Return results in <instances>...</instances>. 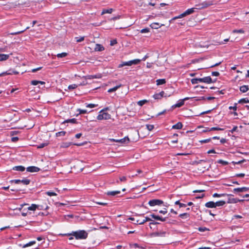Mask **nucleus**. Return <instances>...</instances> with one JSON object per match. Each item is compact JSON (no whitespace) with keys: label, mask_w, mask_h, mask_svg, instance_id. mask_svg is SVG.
I'll list each match as a JSON object with an SVG mask.
<instances>
[{"label":"nucleus","mask_w":249,"mask_h":249,"mask_svg":"<svg viewBox=\"0 0 249 249\" xmlns=\"http://www.w3.org/2000/svg\"><path fill=\"white\" fill-rule=\"evenodd\" d=\"M63 235H73L76 239H85L87 238L88 234L85 231L81 230L77 231H73L71 233L64 234Z\"/></svg>","instance_id":"f257e3e1"},{"label":"nucleus","mask_w":249,"mask_h":249,"mask_svg":"<svg viewBox=\"0 0 249 249\" xmlns=\"http://www.w3.org/2000/svg\"><path fill=\"white\" fill-rule=\"evenodd\" d=\"M108 108L107 107L105 108L104 109H103L101 110L99 112V114L97 117V119L98 120H108L111 118V115L107 113V112H104V110H107Z\"/></svg>","instance_id":"f03ea898"},{"label":"nucleus","mask_w":249,"mask_h":249,"mask_svg":"<svg viewBox=\"0 0 249 249\" xmlns=\"http://www.w3.org/2000/svg\"><path fill=\"white\" fill-rule=\"evenodd\" d=\"M148 204L151 206H154L156 205L160 206L163 204V201L160 199H154L150 200L148 202Z\"/></svg>","instance_id":"7ed1b4c3"},{"label":"nucleus","mask_w":249,"mask_h":249,"mask_svg":"<svg viewBox=\"0 0 249 249\" xmlns=\"http://www.w3.org/2000/svg\"><path fill=\"white\" fill-rule=\"evenodd\" d=\"M11 183H15L16 184H18L19 183H22L24 185H28L30 182L31 180L30 179H27V178H24L22 180L20 179H14L11 180L10 181Z\"/></svg>","instance_id":"20e7f679"},{"label":"nucleus","mask_w":249,"mask_h":249,"mask_svg":"<svg viewBox=\"0 0 249 249\" xmlns=\"http://www.w3.org/2000/svg\"><path fill=\"white\" fill-rule=\"evenodd\" d=\"M199 82H203V83H207V84H210V83H213L215 81V80H214V81H213L212 80V78L210 77V76H206V77H204L203 78H199Z\"/></svg>","instance_id":"39448f33"},{"label":"nucleus","mask_w":249,"mask_h":249,"mask_svg":"<svg viewBox=\"0 0 249 249\" xmlns=\"http://www.w3.org/2000/svg\"><path fill=\"white\" fill-rule=\"evenodd\" d=\"M18 73L19 72L18 71L10 69L6 72H3L1 73H0V76H4L5 75H12L13 74H18Z\"/></svg>","instance_id":"423d86ee"},{"label":"nucleus","mask_w":249,"mask_h":249,"mask_svg":"<svg viewBox=\"0 0 249 249\" xmlns=\"http://www.w3.org/2000/svg\"><path fill=\"white\" fill-rule=\"evenodd\" d=\"M27 171L29 172H37L40 170V168L36 166H29L26 168Z\"/></svg>","instance_id":"0eeeda50"},{"label":"nucleus","mask_w":249,"mask_h":249,"mask_svg":"<svg viewBox=\"0 0 249 249\" xmlns=\"http://www.w3.org/2000/svg\"><path fill=\"white\" fill-rule=\"evenodd\" d=\"M244 199H239L237 198H231V196H229L228 200L227 201L228 203H236L238 202L243 201Z\"/></svg>","instance_id":"6e6552de"},{"label":"nucleus","mask_w":249,"mask_h":249,"mask_svg":"<svg viewBox=\"0 0 249 249\" xmlns=\"http://www.w3.org/2000/svg\"><path fill=\"white\" fill-rule=\"evenodd\" d=\"M249 190V188L243 187L242 188H236L233 189V192H243L248 191Z\"/></svg>","instance_id":"1a4fd4ad"},{"label":"nucleus","mask_w":249,"mask_h":249,"mask_svg":"<svg viewBox=\"0 0 249 249\" xmlns=\"http://www.w3.org/2000/svg\"><path fill=\"white\" fill-rule=\"evenodd\" d=\"M213 4V2L212 1H205L201 3L200 5L201 6V8H204L208 7L209 6H211Z\"/></svg>","instance_id":"9d476101"},{"label":"nucleus","mask_w":249,"mask_h":249,"mask_svg":"<svg viewBox=\"0 0 249 249\" xmlns=\"http://www.w3.org/2000/svg\"><path fill=\"white\" fill-rule=\"evenodd\" d=\"M189 98H185L184 99L179 100L178 103L175 104L174 106L175 107H182L184 104V101L188 100Z\"/></svg>","instance_id":"9b49d317"},{"label":"nucleus","mask_w":249,"mask_h":249,"mask_svg":"<svg viewBox=\"0 0 249 249\" xmlns=\"http://www.w3.org/2000/svg\"><path fill=\"white\" fill-rule=\"evenodd\" d=\"M121 193L120 191H107L106 194L108 196H115Z\"/></svg>","instance_id":"f8f14e48"},{"label":"nucleus","mask_w":249,"mask_h":249,"mask_svg":"<svg viewBox=\"0 0 249 249\" xmlns=\"http://www.w3.org/2000/svg\"><path fill=\"white\" fill-rule=\"evenodd\" d=\"M166 234L165 231H158V232H153L152 233V236L156 237V236H161V237H164L165 236Z\"/></svg>","instance_id":"ddd939ff"},{"label":"nucleus","mask_w":249,"mask_h":249,"mask_svg":"<svg viewBox=\"0 0 249 249\" xmlns=\"http://www.w3.org/2000/svg\"><path fill=\"white\" fill-rule=\"evenodd\" d=\"M163 91H161L160 93H155L153 95V98L156 100L161 99L163 97Z\"/></svg>","instance_id":"4468645a"},{"label":"nucleus","mask_w":249,"mask_h":249,"mask_svg":"<svg viewBox=\"0 0 249 249\" xmlns=\"http://www.w3.org/2000/svg\"><path fill=\"white\" fill-rule=\"evenodd\" d=\"M224 196H233V195H231V194H217V193H214V194L213 195V197H220Z\"/></svg>","instance_id":"2eb2a0df"},{"label":"nucleus","mask_w":249,"mask_h":249,"mask_svg":"<svg viewBox=\"0 0 249 249\" xmlns=\"http://www.w3.org/2000/svg\"><path fill=\"white\" fill-rule=\"evenodd\" d=\"M195 8H192L190 9H188L187 10H186L184 13L185 17L187 15L192 14L195 12Z\"/></svg>","instance_id":"dca6fc26"},{"label":"nucleus","mask_w":249,"mask_h":249,"mask_svg":"<svg viewBox=\"0 0 249 249\" xmlns=\"http://www.w3.org/2000/svg\"><path fill=\"white\" fill-rule=\"evenodd\" d=\"M25 168L21 165L16 166L13 167V170L23 172L25 170Z\"/></svg>","instance_id":"f3484780"},{"label":"nucleus","mask_w":249,"mask_h":249,"mask_svg":"<svg viewBox=\"0 0 249 249\" xmlns=\"http://www.w3.org/2000/svg\"><path fill=\"white\" fill-rule=\"evenodd\" d=\"M205 206L207 208H215V204L213 201H209L205 203Z\"/></svg>","instance_id":"a211bd4d"},{"label":"nucleus","mask_w":249,"mask_h":249,"mask_svg":"<svg viewBox=\"0 0 249 249\" xmlns=\"http://www.w3.org/2000/svg\"><path fill=\"white\" fill-rule=\"evenodd\" d=\"M104 47L101 44H96L95 47L94 48L95 51H102L104 50Z\"/></svg>","instance_id":"6ab92c4d"},{"label":"nucleus","mask_w":249,"mask_h":249,"mask_svg":"<svg viewBox=\"0 0 249 249\" xmlns=\"http://www.w3.org/2000/svg\"><path fill=\"white\" fill-rule=\"evenodd\" d=\"M183 124L181 122H178L175 125H173V129H180L182 128Z\"/></svg>","instance_id":"aec40b11"},{"label":"nucleus","mask_w":249,"mask_h":249,"mask_svg":"<svg viewBox=\"0 0 249 249\" xmlns=\"http://www.w3.org/2000/svg\"><path fill=\"white\" fill-rule=\"evenodd\" d=\"M116 141H117V142H120L121 143H126V142H129V139L127 137H125L121 139H119V140L117 139Z\"/></svg>","instance_id":"412c9836"},{"label":"nucleus","mask_w":249,"mask_h":249,"mask_svg":"<svg viewBox=\"0 0 249 249\" xmlns=\"http://www.w3.org/2000/svg\"><path fill=\"white\" fill-rule=\"evenodd\" d=\"M130 63H131V61H129L127 62H123L122 63H121L119 65L118 67L119 68H122V67H123L124 66H131L132 64Z\"/></svg>","instance_id":"4be33fe9"},{"label":"nucleus","mask_w":249,"mask_h":249,"mask_svg":"<svg viewBox=\"0 0 249 249\" xmlns=\"http://www.w3.org/2000/svg\"><path fill=\"white\" fill-rule=\"evenodd\" d=\"M249 87L247 85H243L240 87V90L243 93L246 92L249 90Z\"/></svg>","instance_id":"5701e85b"},{"label":"nucleus","mask_w":249,"mask_h":249,"mask_svg":"<svg viewBox=\"0 0 249 249\" xmlns=\"http://www.w3.org/2000/svg\"><path fill=\"white\" fill-rule=\"evenodd\" d=\"M225 204L226 202L225 201L220 200L217 201L216 202H214L215 208H216V207L222 206L224 205Z\"/></svg>","instance_id":"b1692460"},{"label":"nucleus","mask_w":249,"mask_h":249,"mask_svg":"<svg viewBox=\"0 0 249 249\" xmlns=\"http://www.w3.org/2000/svg\"><path fill=\"white\" fill-rule=\"evenodd\" d=\"M178 216L182 219H189L190 217V214L187 213L180 214Z\"/></svg>","instance_id":"393cba45"},{"label":"nucleus","mask_w":249,"mask_h":249,"mask_svg":"<svg viewBox=\"0 0 249 249\" xmlns=\"http://www.w3.org/2000/svg\"><path fill=\"white\" fill-rule=\"evenodd\" d=\"M68 123H71L72 124H76L77 122V120L76 119L72 118V119H71L66 120L65 121H64L63 122V124Z\"/></svg>","instance_id":"a878e982"},{"label":"nucleus","mask_w":249,"mask_h":249,"mask_svg":"<svg viewBox=\"0 0 249 249\" xmlns=\"http://www.w3.org/2000/svg\"><path fill=\"white\" fill-rule=\"evenodd\" d=\"M9 54H0V61L6 60L8 59Z\"/></svg>","instance_id":"bb28decb"},{"label":"nucleus","mask_w":249,"mask_h":249,"mask_svg":"<svg viewBox=\"0 0 249 249\" xmlns=\"http://www.w3.org/2000/svg\"><path fill=\"white\" fill-rule=\"evenodd\" d=\"M122 85L121 84H120L118 86H116L112 88H111L110 89H109L108 90V92H114V91H115L116 90H117L119 88H120L121 87Z\"/></svg>","instance_id":"cd10ccee"},{"label":"nucleus","mask_w":249,"mask_h":249,"mask_svg":"<svg viewBox=\"0 0 249 249\" xmlns=\"http://www.w3.org/2000/svg\"><path fill=\"white\" fill-rule=\"evenodd\" d=\"M113 11V9L112 8L110 9H104L102 12L101 15H104L106 13L111 14Z\"/></svg>","instance_id":"c85d7f7f"},{"label":"nucleus","mask_w":249,"mask_h":249,"mask_svg":"<svg viewBox=\"0 0 249 249\" xmlns=\"http://www.w3.org/2000/svg\"><path fill=\"white\" fill-rule=\"evenodd\" d=\"M38 207L37 205L32 204L31 206L29 207L27 209L29 211H35L37 208Z\"/></svg>","instance_id":"c756f323"},{"label":"nucleus","mask_w":249,"mask_h":249,"mask_svg":"<svg viewBox=\"0 0 249 249\" xmlns=\"http://www.w3.org/2000/svg\"><path fill=\"white\" fill-rule=\"evenodd\" d=\"M156 83L157 85H161L165 84L166 80L165 79H159L156 80Z\"/></svg>","instance_id":"7c9ffc66"},{"label":"nucleus","mask_w":249,"mask_h":249,"mask_svg":"<svg viewBox=\"0 0 249 249\" xmlns=\"http://www.w3.org/2000/svg\"><path fill=\"white\" fill-rule=\"evenodd\" d=\"M129 219H130V220L131 221H135V222H134V224H139V225H142V220H140V219H137V220H135V218L134 217H129Z\"/></svg>","instance_id":"2f4dec72"},{"label":"nucleus","mask_w":249,"mask_h":249,"mask_svg":"<svg viewBox=\"0 0 249 249\" xmlns=\"http://www.w3.org/2000/svg\"><path fill=\"white\" fill-rule=\"evenodd\" d=\"M176 205H178L179 207L182 208V207H186L187 206V205L184 203H180L179 200L176 201L175 203Z\"/></svg>","instance_id":"473e14b6"},{"label":"nucleus","mask_w":249,"mask_h":249,"mask_svg":"<svg viewBox=\"0 0 249 249\" xmlns=\"http://www.w3.org/2000/svg\"><path fill=\"white\" fill-rule=\"evenodd\" d=\"M66 133V131H62L57 132L55 134V136H56V137H60V136H64L65 135Z\"/></svg>","instance_id":"72a5a7b5"},{"label":"nucleus","mask_w":249,"mask_h":249,"mask_svg":"<svg viewBox=\"0 0 249 249\" xmlns=\"http://www.w3.org/2000/svg\"><path fill=\"white\" fill-rule=\"evenodd\" d=\"M249 103V100L246 98H242L239 100L238 103L239 104H243V103Z\"/></svg>","instance_id":"f704fd0d"},{"label":"nucleus","mask_w":249,"mask_h":249,"mask_svg":"<svg viewBox=\"0 0 249 249\" xmlns=\"http://www.w3.org/2000/svg\"><path fill=\"white\" fill-rule=\"evenodd\" d=\"M38 207L37 208V209L39 210H47L48 209L49 207L46 205L45 206L42 205H37Z\"/></svg>","instance_id":"c9c22d12"},{"label":"nucleus","mask_w":249,"mask_h":249,"mask_svg":"<svg viewBox=\"0 0 249 249\" xmlns=\"http://www.w3.org/2000/svg\"><path fill=\"white\" fill-rule=\"evenodd\" d=\"M35 243H36V241H31V242H29L28 243H27V244H26L22 246V248H26V247H29V246H30L33 245H34Z\"/></svg>","instance_id":"e433bc0d"},{"label":"nucleus","mask_w":249,"mask_h":249,"mask_svg":"<svg viewBox=\"0 0 249 249\" xmlns=\"http://www.w3.org/2000/svg\"><path fill=\"white\" fill-rule=\"evenodd\" d=\"M67 55H68V53H58L56 55V56L58 58H62V57H65L67 56Z\"/></svg>","instance_id":"4c0bfd02"},{"label":"nucleus","mask_w":249,"mask_h":249,"mask_svg":"<svg viewBox=\"0 0 249 249\" xmlns=\"http://www.w3.org/2000/svg\"><path fill=\"white\" fill-rule=\"evenodd\" d=\"M217 163H220V164H221L223 165H228L229 164V162L226 161H225V160H219L217 161Z\"/></svg>","instance_id":"58836bf2"},{"label":"nucleus","mask_w":249,"mask_h":249,"mask_svg":"<svg viewBox=\"0 0 249 249\" xmlns=\"http://www.w3.org/2000/svg\"><path fill=\"white\" fill-rule=\"evenodd\" d=\"M151 27L154 29H158L160 26L158 23H153L151 24Z\"/></svg>","instance_id":"ea45409f"},{"label":"nucleus","mask_w":249,"mask_h":249,"mask_svg":"<svg viewBox=\"0 0 249 249\" xmlns=\"http://www.w3.org/2000/svg\"><path fill=\"white\" fill-rule=\"evenodd\" d=\"M185 17V15H184V13H182L181 14L179 15L178 16L174 17L172 19V20H175V19H178V18H182Z\"/></svg>","instance_id":"a19ab883"},{"label":"nucleus","mask_w":249,"mask_h":249,"mask_svg":"<svg viewBox=\"0 0 249 249\" xmlns=\"http://www.w3.org/2000/svg\"><path fill=\"white\" fill-rule=\"evenodd\" d=\"M71 144V142H63L61 145V147L63 148H67L69 147Z\"/></svg>","instance_id":"79ce46f5"},{"label":"nucleus","mask_w":249,"mask_h":249,"mask_svg":"<svg viewBox=\"0 0 249 249\" xmlns=\"http://www.w3.org/2000/svg\"><path fill=\"white\" fill-rule=\"evenodd\" d=\"M130 61H131L130 63H131L132 65L138 64V63H139L140 62L141 60L137 59H134V60H130Z\"/></svg>","instance_id":"37998d69"},{"label":"nucleus","mask_w":249,"mask_h":249,"mask_svg":"<svg viewBox=\"0 0 249 249\" xmlns=\"http://www.w3.org/2000/svg\"><path fill=\"white\" fill-rule=\"evenodd\" d=\"M85 37L84 36H81L80 37H75V39L77 42H81L83 41L84 40Z\"/></svg>","instance_id":"c03bdc74"},{"label":"nucleus","mask_w":249,"mask_h":249,"mask_svg":"<svg viewBox=\"0 0 249 249\" xmlns=\"http://www.w3.org/2000/svg\"><path fill=\"white\" fill-rule=\"evenodd\" d=\"M29 28V27H27L25 29L23 30H22V31H18V32H14V33H12L11 34V35H18V34H20L21 33H22L23 32H24L27 29H28Z\"/></svg>","instance_id":"a18cd8bd"},{"label":"nucleus","mask_w":249,"mask_h":249,"mask_svg":"<svg viewBox=\"0 0 249 249\" xmlns=\"http://www.w3.org/2000/svg\"><path fill=\"white\" fill-rule=\"evenodd\" d=\"M146 127L149 131H152L154 128V125L153 124H146Z\"/></svg>","instance_id":"49530a36"},{"label":"nucleus","mask_w":249,"mask_h":249,"mask_svg":"<svg viewBox=\"0 0 249 249\" xmlns=\"http://www.w3.org/2000/svg\"><path fill=\"white\" fill-rule=\"evenodd\" d=\"M48 144V142L42 143L39 144L37 146V148H42L44 147L45 146H47Z\"/></svg>","instance_id":"de8ad7c7"},{"label":"nucleus","mask_w":249,"mask_h":249,"mask_svg":"<svg viewBox=\"0 0 249 249\" xmlns=\"http://www.w3.org/2000/svg\"><path fill=\"white\" fill-rule=\"evenodd\" d=\"M191 82L193 84H196L199 82V78H193L191 79Z\"/></svg>","instance_id":"09e8293b"},{"label":"nucleus","mask_w":249,"mask_h":249,"mask_svg":"<svg viewBox=\"0 0 249 249\" xmlns=\"http://www.w3.org/2000/svg\"><path fill=\"white\" fill-rule=\"evenodd\" d=\"M146 102H147V101L146 100H141L138 102V105H139L140 106H142L144 104H145Z\"/></svg>","instance_id":"8fccbe9b"},{"label":"nucleus","mask_w":249,"mask_h":249,"mask_svg":"<svg viewBox=\"0 0 249 249\" xmlns=\"http://www.w3.org/2000/svg\"><path fill=\"white\" fill-rule=\"evenodd\" d=\"M224 128L218 127H213L210 128L211 131H213V130H224Z\"/></svg>","instance_id":"3c124183"},{"label":"nucleus","mask_w":249,"mask_h":249,"mask_svg":"<svg viewBox=\"0 0 249 249\" xmlns=\"http://www.w3.org/2000/svg\"><path fill=\"white\" fill-rule=\"evenodd\" d=\"M46 194L49 196H56V194L54 192H50V191H48L46 193Z\"/></svg>","instance_id":"603ef678"},{"label":"nucleus","mask_w":249,"mask_h":249,"mask_svg":"<svg viewBox=\"0 0 249 249\" xmlns=\"http://www.w3.org/2000/svg\"><path fill=\"white\" fill-rule=\"evenodd\" d=\"M77 86H78L76 84L71 85L69 86L68 89H76L77 87Z\"/></svg>","instance_id":"864d4df0"},{"label":"nucleus","mask_w":249,"mask_h":249,"mask_svg":"<svg viewBox=\"0 0 249 249\" xmlns=\"http://www.w3.org/2000/svg\"><path fill=\"white\" fill-rule=\"evenodd\" d=\"M77 111L79 114H85L87 113V110L85 109H78Z\"/></svg>","instance_id":"5fc2aeb1"},{"label":"nucleus","mask_w":249,"mask_h":249,"mask_svg":"<svg viewBox=\"0 0 249 249\" xmlns=\"http://www.w3.org/2000/svg\"><path fill=\"white\" fill-rule=\"evenodd\" d=\"M98 105H96V104H87L86 105V107H90V108H93V107H96Z\"/></svg>","instance_id":"6e6d98bb"},{"label":"nucleus","mask_w":249,"mask_h":249,"mask_svg":"<svg viewBox=\"0 0 249 249\" xmlns=\"http://www.w3.org/2000/svg\"><path fill=\"white\" fill-rule=\"evenodd\" d=\"M149 32V28H148L142 29L140 31V32L141 33H148Z\"/></svg>","instance_id":"4d7b16f0"},{"label":"nucleus","mask_w":249,"mask_h":249,"mask_svg":"<svg viewBox=\"0 0 249 249\" xmlns=\"http://www.w3.org/2000/svg\"><path fill=\"white\" fill-rule=\"evenodd\" d=\"M150 221H151V219L149 217H145V219L142 221V224H143L146 222Z\"/></svg>","instance_id":"13d9d810"},{"label":"nucleus","mask_w":249,"mask_h":249,"mask_svg":"<svg viewBox=\"0 0 249 249\" xmlns=\"http://www.w3.org/2000/svg\"><path fill=\"white\" fill-rule=\"evenodd\" d=\"M233 33L243 34L244 33V31L243 29L234 30L233 31Z\"/></svg>","instance_id":"bf43d9fd"},{"label":"nucleus","mask_w":249,"mask_h":249,"mask_svg":"<svg viewBox=\"0 0 249 249\" xmlns=\"http://www.w3.org/2000/svg\"><path fill=\"white\" fill-rule=\"evenodd\" d=\"M236 105H237V104L236 103H235L234 104V106L232 107V106H230L229 107V109L230 110H236L237 109V107H236Z\"/></svg>","instance_id":"052dcab7"},{"label":"nucleus","mask_w":249,"mask_h":249,"mask_svg":"<svg viewBox=\"0 0 249 249\" xmlns=\"http://www.w3.org/2000/svg\"><path fill=\"white\" fill-rule=\"evenodd\" d=\"M92 75V79L94 78H101V74H97L96 75Z\"/></svg>","instance_id":"680f3d73"},{"label":"nucleus","mask_w":249,"mask_h":249,"mask_svg":"<svg viewBox=\"0 0 249 249\" xmlns=\"http://www.w3.org/2000/svg\"><path fill=\"white\" fill-rule=\"evenodd\" d=\"M198 230L200 231H208L209 230L206 227H200L199 228Z\"/></svg>","instance_id":"e2e57ef3"},{"label":"nucleus","mask_w":249,"mask_h":249,"mask_svg":"<svg viewBox=\"0 0 249 249\" xmlns=\"http://www.w3.org/2000/svg\"><path fill=\"white\" fill-rule=\"evenodd\" d=\"M39 82L37 80H32L31 83L32 85L36 86L39 84Z\"/></svg>","instance_id":"0e129e2a"},{"label":"nucleus","mask_w":249,"mask_h":249,"mask_svg":"<svg viewBox=\"0 0 249 249\" xmlns=\"http://www.w3.org/2000/svg\"><path fill=\"white\" fill-rule=\"evenodd\" d=\"M211 139L210 138V139L201 140L200 141V142L201 143H207V142H210L211 141Z\"/></svg>","instance_id":"69168bd1"},{"label":"nucleus","mask_w":249,"mask_h":249,"mask_svg":"<svg viewBox=\"0 0 249 249\" xmlns=\"http://www.w3.org/2000/svg\"><path fill=\"white\" fill-rule=\"evenodd\" d=\"M83 77L86 80L87 79H92V75H88L84 76H83Z\"/></svg>","instance_id":"338daca9"},{"label":"nucleus","mask_w":249,"mask_h":249,"mask_svg":"<svg viewBox=\"0 0 249 249\" xmlns=\"http://www.w3.org/2000/svg\"><path fill=\"white\" fill-rule=\"evenodd\" d=\"M219 74H220V73L218 71H213L212 72V75L213 76H218L219 75Z\"/></svg>","instance_id":"774afa93"}]
</instances>
